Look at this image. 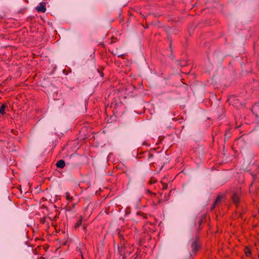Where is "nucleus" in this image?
<instances>
[{"label": "nucleus", "instance_id": "f257e3e1", "mask_svg": "<svg viewBox=\"0 0 259 259\" xmlns=\"http://www.w3.org/2000/svg\"><path fill=\"white\" fill-rule=\"evenodd\" d=\"M191 241V256L193 254L195 255L196 254L198 250L200 248L201 244L199 241V238L197 236H196L195 238L192 239Z\"/></svg>", "mask_w": 259, "mask_h": 259}, {"label": "nucleus", "instance_id": "f03ea898", "mask_svg": "<svg viewBox=\"0 0 259 259\" xmlns=\"http://www.w3.org/2000/svg\"><path fill=\"white\" fill-rule=\"evenodd\" d=\"M128 246H126L125 244L121 243L120 246L118 247V250L119 254L122 256V259H124L126 255H130L132 252Z\"/></svg>", "mask_w": 259, "mask_h": 259}, {"label": "nucleus", "instance_id": "7ed1b4c3", "mask_svg": "<svg viewBox=\"0 0 259 259\" xmlns=\"http://www.w3.org/2000/svg\"><path fill=\"white\" fill-rule=\"evenodd\" d=\"M159 194L160 195L161 197L158 198L157 202L153 201V205L155 206L168 200L170 196V192L167 194H165L163 197H162L163 193L162 192H159Z\"/></svg>", "mask_w": 259, "mask_h": 259}, {"label": "nucleus", "instance_id": "20e7f679", "mask_svg": "<svg viewBox=\"0 0 259 259\" xmlns=\"http://www.w3.org/2000/svg\"><path fill=\"white\" fill-rule=\"evenodd\" d=\"M241 194L240 189H237L233 193L232 195V201L236 204H237L239 202L240 196Z\"/></svg>", "mask_w": 259, "mask_h": 259}, {"label": "nucleus", "instance_id": "39448f33", "mask_svg": "<svg viewBox=\"0 0 259 259\" xmlns=\"http://www.w3.org/2000/svg\"><path fill=\"white\" fill-rule=\"evenodd\" d=\"M46 3L41 2L36 7V10L38 12L45 13L46 11Z\"/></svg>", "mask_w": 259, "mask_h": 259}, {"label": "nucleus", "instance_id": "423d86ee", "mask_svg": "<svg viewBox=\"0 0 259 259\" xmlns=\"http://www.w3.org/2000/svg\"><path fill=\"white\" fill-rule=\"evenodd\" d=\"M252 111L256 118L259 119V103L255 104L252 108Z\"/></svg>", "mask_w": 259, "mask_h": 259}, {"label": "nucleus", "instance_id": "0eeeda50", "mask_svg": "<svg viewBox=\"0 0 259 259\" xmlns=\"http://www.w3.org/2000/svg\"><path fill=\"white\" fill-rule=\"evenodd\" d=\"M223 198V196L220 195L217 197L212 207H211V210H213L215 207L218 206L221 203Z\"/></svg>", "mask_w": 259, "mask_h": 259}, {"label": "nucleus", "instance_id": "6e6552de", "mask_svg": "<svg viewBox=\"0 0 259 259\" xmlns=\"http://www.w3.org/2000/svg\"><path fill=\"white\" fill-rule=\"evenodd\" d=\"M235 101L236 98L234 96H230L228 99V101L230 104H232L233 106H237L238 104V102H234Z\"/></svg>", "mask_w": 259, "mask_h": 259}, {"label": "nucleus", "instance_id": "1a4fd4ad", "mask_svg": "<svg viewBox=\"0 0 259 259\" xmlns=\"http://www.w3.org/2000/svg\"><path fill=\"white\" fill-rule=\"evenodd\" d=\"M56 165L58 168H63L65 166V161L63 160H60L56 163Z\"/></svg>", "mask_w": 259, "mask_h": 259}, {"label": "nucleus", "instance_id": "9d476101", "mask_svg": "<svg viewBox=\"0 0 259 259\" xmlns=\"http://www.w3.org/2000/svg\"><path fill=\"white\" fill-rule=\"evenodd\" d=\"M148 160L150 164H153L154 163V161L152 160L153 158V155L152 153H147Z\"/></svg>", "mask_w": 259, "mask_h": 259}, {"label": "nucleus", "instance_id": "9b49d317", "mask_svg": "<svg viewBox=\"0 0 259 259\" xmlns=\"http://www.w3.org/2000/svg\"><path fill=\"white\" fill-rule=\"evenodd\" d=\"M118 236L121 240V243L125 244L124 235L120 232H118Z\"/></svg>", "mask_w": 259, "mask_h": 259}, {"label": "nucleus", "instance_id": "f8f14e48", "mask_svg": "<svg viewBox=\"0 0 259 259\" xmlns=\"http://www.w3.org/2000/svg\"><path fill=\"white\" fill-rule=\"evenodd\" d=\"M82 217L81 215V216H80L79 219L77 221V223L75 225V226H74L75 228H77L81 225V222H82Z\"/></svg>", "mask_w": 259, "mask_h": 259}, {"label": "nucleus", "instance_id": "ddd939ff", "mask_svg": "<svg viewBox=\"0 0 259 259\" xmlns=\"http://www.w3.org/2000/svg\"><path fill=\"white\" fill-rule=\"evenodd\" d=\"M65 195H66V198L68 201H69V202H71L73 200V197L72 196H70V193L69 192H66Z\"/></svg>", "mask_w": 259, "mask_h": 259}, {"label": "nucleus", "instance_id": "4468645a", "mask_svg": "<svg viewBox=\"0 0 259 259\" xmlns=\"http://www.w3.org/2000/svg\"><path fill=\"white\" fill-rule=\"evenodd\" d=\"M6 106L5 104H3L0 108V114H4L5 113V109L6 108Z\"/></svg>", "mask_w": 259, "mask_h": 259}, {"label": "nucleus", "instance_id": "2eb2a0df", "mask_svg": "<svg viewBox=\"0 0 259 259\" xmlns=\"http://www.w3.org/2000/svg\"><path fill=\"white\" fill-rule=\"evenodd\" d=\"M75 206V204H73L72 206H71L70 205H67L66 207H65V209L66 211H70L72 208H73Z\"/></svg>", "mask_w": 259, "mask_h": 259}, {"label": "nucleus", "instance_id": "dca6fc26", "mask_svg": "<svg viewBox=\"0 0 259 259\" xmlns=\"http://www.w3.org/2000/svg\"><path fill=\"white\" fill-rule=\"evenodd\" d=\"M146 192L150 194L152 197L156 196V194L155 193L152 192L151 191H150L149 189H146Z\"/></svg>", "mask_w": 259, "mask_h": 259}, {"label": "nucleus", "instance_id": "f3484780", "mask_svg": "<svg viewBox=\"0 0 259 259\" xmlns=\"http://www.w3.org/2000/svg\"><path fill=\"white\" fill-rule=\"evenodd\" d=\"M245 252L247 256H249L251 255V251L248 248H246Z\"/></svg>", "mask_w": 259, "mask_h": 259}, {"label": "nucleus", "instance_id": "a211bd4d", "mask_svg": "<svg viewBox=\"0 0 259 259\" xmlns=\"http://www.w3.org/2000/svg\"><path fill=\"white\" fill-rule=\"evenodd\" d=\"M156 182V181L153 179V178H151L149 181V183L150 184V185H152V184H154L155 182Z\"/></svg>", "mask_w": 259, "mask_h": 259}, {"label": "nucleus", "instance_id": "6ab92c4d", "mask_svg": "<svg viewBox=\"0 0 259 259\" xmlns=\"http://www.w3.org/2000/svg\"><path fill=\"white\" fill-rule=\"evenodd\" d=\"M161 184H162V190H165L167 189V185L166 184H165V183H161Z\"/></svg>", "mask_w": 259, "mask_h": 259}, {"label": "nucleus", "instance_id": "aec40b11", "mask_svg": "<svg viewBox=\"0 0 259 259\" xmlns=\"http://www.w3.org/2000/svg\"><path fill=\"white\" fill-rule=\"evenodd\" d=\"M201 222H202V220H200L199 221V225H201Z\"/></svg>", "mask_w": 259, "mask_h": 259}]
</instances>
